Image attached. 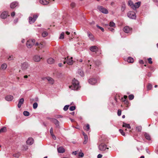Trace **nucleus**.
I'll return each mask as SVG.
<instances>
[{"mask_svg": "<svg viewBox=\"0 0 158 158\" xmlns=\"http://www.w3.org/2000/svg\"><path fill=\"white\" fill-rule=\"evenodd\" d=\"M124 32L126 33L131 34L132 32V29L131 28L128 26H125L123 29Z\"/></svg>", "mask_w": 158, "mask_h": 158, "instance_id": "nucleus-9", "label": "nucleus"}, {"mask_svg": "<svg viewBox=\"0 0 158 158\" xmlns=\"http://www.w3.org/2000/svg\"><path fill=\"white\" fill-rule=\"evenodd\" d=\"M18 21V19H16L14 20V23H17Z\"/></svg>", "mask_w": 158, "mask_h": 158, "instance_id": "nucleus-62", "label": "nucleus"}, {"mask_svg": "<svg viewBox=\"0 0 158 158\" xmlns=\"http://www.w3.org/2000/svg\"><path fill=\"white\" fill-rule=\"evenodd\" d=\"M48 35V32L46 31H44L42 33V35L44 37Z\"/></svg>", "mask_w": 158, "mask_h": 158, "instance_id": "nucleus-36", "label": "nucleus"}, {"mask_svg": "<svg viewBox=\"0 0 158 158\" xmlns=\"http://www.w3.org/2000/svg\"><path fill=\"white\" fill-rule=\"evenodd\" d=\"M100 144L98 146V148L101 151H104L106 149H108V148H107L106 145L102 143H101V142L99 141Z\"/></svg>", "mask_w": 158, "mask_h": 158, "instance_id": "nucleus-2", "label": "nucleus"}, {"mask_svg": "<svg viewBox=\"0 0 158 158\" xmlns=\"http://www.w3.org/2000/svg\"><path fill=\"white\" fill-rule=\"evenodd\" d=\"M46 79L50 84H53L54 83V80L52 78L49 77H46Z\"/></svg>", "mask_w": 158, "mask_h": 158, "instance_id": "nucleus-16", "label": "nucleus"}, {"mask_svg": "<svg viewBox=\"0 0 158 158\" xmlns=\"http://www.w3.org/2000/svg\"><path fill=\"white\" fill-rule=\"evenodd\" d=\"M24 99L23 98H21L19 99V103L18 105V106L19 108H20L22 104L23 103Z\"/></svg>", "mask_w": 158, "mask_h": 158, "instance_id": "nucleus-17", "label": "nucleus"}, {"mask_svg": "<svg viewBox=\"0 0 158 158\" xmlns=\"http://www.w3.org/2000/svg\"><path fill=\"white\" fill-rule=\"evenodd\" d=\"M79 87V83L78 81L74 79L73 80L72 85L69 86V88L71 89L76 90H77Z\"/></svg>", "mask_w": 158, "mask_h": 158, "instance_id": "nucleus-1", "label": "nucleus"}, {"mask_svg": "<svg viewBox=\"0 0 158 158\" xmlns=\"http://www.w3.org/2000/svg\"><path fill=\"white\" fill-rule=\"evenodd\" d=\"M69 105H66L65 106L64 108V110L65 111L67 110L69 108Z\"/></svg>", "mask_w": 158, "mask_h": 158, "instance_id": "nucleus-47", "label": "nucleus"}, {"mask_svg": "<svg viewBox=\"0 0 158 158\" xmlns=\"http://www.w3.org/2000/svg\"><path fill=\"white\" fill-rule=\"evenodd\" d=\"M127 98V96H124V98H122L123 100V102H126L125 103H127V102L126 101V99Z\"/></svg>", "mask_w": 158, "mask_h": 158, "instance_id": "nucleus-45", "label": "nucleus"}, {"mask_svg": "<svg viewBox=\"0 0 158 158\" xmlns=\"http://www.w3.org/2000/svg\"><path fill=\"white\" fill-rule=\"evenodd\" d=\"M18 5V3L17 2H12L10 5V7L11 8H14Z\"/></svg>", "mask_w": 158, "mask_h": 158, "instance_id": "nucleus-18", "label": "nucleus"}, {"mask_svg": "<svg viewBox=\"0 0 158 158\" xmlns=\"http://www.w3.org/2000/svg\"><path fill=\"white\" fill-rule=\"evenodd\" d=\"M64 32H62L60 35V39H63L64 38Z\"/></svg>", "mask_w": 158, "mask_h": 158, "instance_id": "nucleus-39", "label": "nucleus"}, {"mask_svg": "<svg viewBox=\"0 0 158 158\" xmlns=\"http://www.w3.org/2000/svg\"><path fill=\"white\" fill-rule=\"evenodd\" d=\"M35 40L34 39L28 40L27 42V46L28 48H31L34 44Z\"/></svg>", "mask_w": 158, "mask_h": 158, "instance_id": "nucleus-5", "label": "nucleus"}, {"mask_svg": "<svg viewBox=\"0 0 158 158\" xmlns=\"http://www.w3.org/2000/svg\"><path fill=\"white\" fill-rule=\"evenodd\" d=\"M148 90H150L152 88V85L151 84H149L148 85Z\"/></svg>", "mask_w": 158, "mask_h": 158, "instance_id": "nucleus-46", "label": "nucleus"}, {"mask_svg": "<svg viewBox=\"0 0 158 158\" xmlns=\"http://www.w3.org/2000/svg\"><path fill=\"white\" fill-rule=\"evenodd\" d=\"M125 9V5L124 4H123L122 6L121 7V10L122 11H123Z\"/></svg>", "mask_w": 158, "mask_h": 158, "instance_id": "nucleus-35", "label": "nucleus"}, {"mask_svg": "<svg viewBox=\"0 0 158 158\" xmlns=\"http://www.w3.org/2000/svg\"><path fill=\"white\" fill-rule=\"evenodd\" d=\"M118 116H120L121 115V110H118Z\"/></svg>", "mask_w": 158, "mask_h": 158, "instance_id": "nucleus-51", "label": "nucleus"}, {"mask_svg": "<svg viewBox=\"0 0 158 158\" xmlns=\"http://www.w3.org/2000/svg\"><path fill=\"white\" fill-rule=\"evenodd\" d=\"M69 56H67V64L69 65H72L73 64V61L72 60L73 58L71 57V58L69 59Z\"/></svg>", "mask_w": 158, "mask_h": 158, "instance_id": "nucleus-13", "label": "nucleus"}, {"mask_svg": "<svg viewBox=\"0 0 158 158\" xmlns=\"http://www.w3.org/2000/svg\"><path fill=\"white\" fill-rule=\"evenodd\" d=\"M121 134L123 135V136H125V133L123 132V131L121 129H119V130Z\"/></svg>", "mask_w": 158, "mask_h": 158, "instance_id": "nucleus-42", "label": "nucleus"}, {"mask_svg": "<svg viewBox=\"0 0 158 158\" xmlns=\"http://www.w3.org/2000/svg\"><path fill=\"white\" fill-rule=\"evenodd\" d=\"M123 127H127L129 129H130L131 128L129 124H127L125 123H123Z\"/></svg>", "mask_w": 158, "mask_h": 158, "instance_id": "nucleus-25", "label": "nucleus"}, {"mask_svg": "<svg viewBox=\"0 0 158 158\" xmlns=\"http://www.w3.org/2000/svg\"><path fill=\"white\" fill-rule=\"evenodd\" d=\"M128 98L130 100H132L134 98V96L133 95L131 94L128 96Z\"/></svg>", "mask_w": 158, "mask_h": 158, "instance_id": "nucleus-41", "label": "nucleus"}, {"mask_svg": "<svg viewBox=\"0 0 158 158\" xmlns=\"http://www.w3.org/2000/svg\"><path fill=\"white\" fill-rule=\"evenodd\" d=\"M8 15V13L6 11H4L0 15V17L2 19H5L6 18Z\"/></svg>", "mask_w": 158, "mask_h": 158, "instance_id": "nucleus-11", "label": "nucleus"}, {"mask_svg": "<svg viewBox=\"0 0 158 158\" xmlns=\"http://www.w3.org/2000/svg\"><path fill=\"white\" fill-rule=\"evenodd\" d=\"M79 156L81 157H83L84 156V154L83 153H80Z\"/></svg>", "mask_w": 158, "mask_h": 158, "instance_id": "nucleus-55", "label": "nucleus"}, {"mask_svg": "<svg viewBox=\"0 0 158 158\" xmlns=\"http://www.w3.org/2000/svg\"><path fill=\"white\" fill-rule=\"evenodd\" d=\"M89 49L92 52H96L98 50V48L97 46H94L90 47Z\"/></svg>", "mask_w": 158, "mask_h": 158, "instance_id": "nucleus-14", "label": "nucleus"}, {"mask_svg": "<svg viewBox=\"0 0 158 158\" xmlns=\"http://www.w3.org/2000/svg\"><path fill=\"white\" fill-rule=\"evenodd\" d=\"M97 26L98 28L100 29L103 32L104 31V29L103 28L98 25H97Z\"/></svg>", "mask_w": 158, "mask_h": 158, "instance_id": "nucleus-50", "label": "nucleus"}, {"mask_svg": "<svg viewBox=\"0 0 158 158\" xmlns=\"http://www.w3.org/2000/svg\"><path fill=\"white\" fill-rule=\"evenodd\" d=\"M139 63L140 64H143V61L142 60H140L139 61Z\"/></svg>", "mask_w": 158, "mask_h": 158, "instance_id": "nucleus-59", "label": "nucleus"}, {"mask_svg": "<svg viewBox=\"0 0 158 158\" xmlns=\"http://www.w3.org/2000/svg\"><path fill=\"white\" fill-rule=\"evenodd\" d=\"M38 106V104L36 102L34 103L33 104V108L34 109H36Z\"/></svg>", "mask_w": 158, "mask_h": 158, "instance_id": "nucleus-37", "label": "nucleus"}, {"mask_svg": "<svg viewBox=\"0 0 158 158\" xmlns=\"http://www.w3.org/2000/svg\"><path fill=\"white\" fill-rule=\"evenodd\" d=\"M152 59L151 58H148V63L150 64H152Z\"/></svg>", "mask_w": 158, "mask_h": 158, "instance_id": "nucleus-49", "label": "nucleus"}, {"mask_svg": "<svg viewBox=\"0 0 158 158\" xmlns=\"http://www.w3.org/2000/svg\"><path fill=\"white\" fill-rule=\"evenodd\" d=\"M78 73L81 77H83L84 75L83 71L80 69L78 70Z\"/></svg>", "mask_w": 158, "mask_h": 158, "instance_id": "nucleus-27", "label": "nucleus"}, {"mask_svg": "<svg viewBox=\"0 0 158 158\" xmlns=\"http://www.w3.org/2000/svg\"><path fill=\"white\" fill-rule=\"evenodd\" d=\"M40 3L44 5H47L48 3L49 2L47 0H40Z\"/></svg>", "mask_w": 158, "mask_h": 158, "instance_id": "nucleus-21", "label": "nucleus"}, {"mask_svg": "<svg viewBox=\"0 0 158 158\" xmlns=\"http://www.w3.org/2000/svg\"><path fill=\"white\" fill-rule=\"evenodd\" d=\"M38 15H33V17L30 16L29 17V22L30 24H32L34 23L38 18Z\"/></svg>", "mask_w": 158, "mask_h": 158, "instance_id": "nucleus-3", "label": "nucleus"}, {"mask_svg": "<svg viewBox=\"0 0 158 158\" xmlns=\"http://www.w3.org/2000/svg\"><path fill=\"white\" fill-rule=\"evenodd\" d=\"M5 99L8 101H11L13 98V96L10 95H7Z\"/></svg>", "mask_w": 158, "mask_h": 158, "instance_id": "nucleus-19", "label": "nucleus"}, {"mask_svg": "<svg viewBox=\"0 0 158 158\" xmlns=\"http://www.w3.org/2000/svg\"><path fill=\"white\" fill-rule=\"evenodd\" d=\"M141 2H137L135 3L134 4V7L133 8V9L135 10L136 8H139Z\"/></svg>", "mask_w": 158, "mask_h": 158, "instance_id": "nucleus-22", "label": "nucleus"}, {"mask_svg": "<svg viewBox=\"0 0 158 158\" xmlns=\"http://www.w3.org/2000/svg\"><path fill=\"white\" fill-rule=\"evenodd\" d=\"M84 136L85 139L88 140V136L87 135H85V136Z\"/></svg>", "mask_w": 158, "mask_h": 158, "instance_id": "nucleus-60", "label": "nucleus"}, {"mask_svg": "<svg viewBox=\"0 0 158 158\" xmlns=\"http://www.w3.org/2000/svg\"><path fill=\"white\" fill-rule=\"evenodd\" d=\"M88 140H85V139L84 141L83 142L84 144H86Z\"/></svg>", "mask_w": 158, "mask_h": 158, "instance_id": "nucleus-61", "label": "nucleus"}, {"mask_svg": "<svg viewBox=\"0 0 158 158\" xmlns=\"http://www.w3.org/2000/svg\"><path fill=\"white\" fill-rule=\"evenodd\" d=\"M52 136V137L53 139H54V140L56 139V136H55V135L53 134L51 135Z\"/></svg>", "mask_w": 158, "mask_h": 158, "instance_id": "nucleus-54", "label": "nucleus"}, {"mask_svg": "<svg viewBox=\"0 0 158 158\" xmlns=\"http://www.w3.org/2000/svg\"><path fill=\"white\" fill-rule=\"evenodd\" d=\"M144 135L146 138L148 140H150L151 139L150 137L148 134L146 133Z\"/></svg>", "mask_w": 158, "mask_h": 158, "instance_id": "nucleus-31", "label": "nucleus"}, {"mask_svg": "<svg viewBox=\"0 0 158 158\" xmlns=\"http://www.w3.org/2000/svg\"><path fill=\"white\" fill-rule=\"evenodd\" d=\"M41 58L42 57L38 55H35L33 57V61L36 62H39L40 61Z\"/></svg>", "mask_w": 158, "mask_h": 158, "instance_id": "nucleus-10", "label": "nucleus"}, {"mask_svg": "<svg viewBox=\"0 0 158 158\" xmlns=\"http://www.w3.org/2000/svg\"><path fill=\"white\" fill-rule=\"evenodd\" d=\"M6 130V128L3 127L0 129V132H4Z\"/></svg>", "mask_w": 158, "mask_h": 158, "instance_id": "nucleus-40", "label": "nucleus"}, {"mask_svg": "<svg viewBox=\"0 0 158 158\" xmlns=\"http://www.w3.org/2000/svg\"><path fill=\"white\" fill-rule=\"evenodd\" d=\"M15 12H12L11 14V15L12 17H14L15 16Z\"/></svg>", "mask_w": 158, "mask_h": 158, "instance_id": "nucleus-56", "label": "nucleus"}, {"mask_svg": "<svg viewBox=\"0 0 158 158\" xmlns=\"http://www.w3.org/2000/svg\"><path fill=\"white\" fill-rule=\"evenodd\" d=\"M29 66V65L28 63L24 62L22 64L21 69L23 70L24 71L27 69Z\"/></svg>", "mask_w": 158, "mask_h": 158, "instance_id": "nucleus-8", "label": "nucleus"}, {"mask_svg": "<svg viewBox=\"0 0 158 158\" xmlns=\"http://www.w3.org/2000/svg\"><path fill=\"white\" fill-rule=\"evenodd\" d=\"M114 2H111V5L112 6H113L114 5Z\"/></svg>", "mask_w": 158, "mask_h": 158, "instance_id": "nucleus-64", "label": "nucleus"}, {"mask_svg": "<svg viewBox=\"0 0 158 158\" xmlns=\"http://www.w3.org/2000/svg\"><path fill=\"white\" fill-rule=\"evenodd\" d=\"M35 45L36 46H37L40 49H41L44 47V45L41 43H36Z\"/></svg>", "mask_w": 158, "mask_h": 158, "instance_id": "nucleus-26", "label": "nucleus"}, {"mask_svg": "<svg viewBox=\"0 0 158 158\" xmlns=\"http://www.w3.org/2000/svg\"><path fill=\"white\" fill-rule=\"evenodd\" d=\"M20 155L19 153L14 154L13 155V156L16 157L18 158L19 156Z\"/></svg>", "mask_w": 158, "mask_h": 158, "instance_id": "nucleus-44", "label": "nucleus"}, {"mask_svg": "<svg viewBox=\"0 0 158 158\" xmlns=\"http://www.w3.org/2000/svg\"><path fill=\"white\" fill-rule=\"evenodd\" d=\"M127 61L129 63H132L134 61V60L133 58L131 57H129L127 60Z\"/></svg>", "mask_w": 158, "mask_h": 158, "instance_id": "nucleus-28", "label": "nucleus"}, {"mask_svg": "<svg viewBox=\"0 0 158 158\" xmlns=\"http://www.w3.org/2000/svg\"><path fill=\"white\" fill-rule=\"evenodd\" d=\"M23 114L25 116H28L29 115V113L27 111H24L23 112Z\"/></svg>", "mask_w": 158, "mask_h": 158, "instance_id": "nucleus-33", "label": "nucleus"}, {"mask_svg": "<svg viewBox=\"0 0 158 158\" xmlns=\"http://www.w3.org/2000/svg\"><path fill=\"white\" fill-rule=\"evenodd\" d=\"M57 151L59 153H63L65 152V149L62 147H60L57 148Z\"/></svg>", "mask_w": 158, "mask_h": 158, "instance_id": "nucleus-20", "label": "nucleus"}, {"mask_svg": "<svg viewBox=\"0 0 158 158\" xmlns=\"http://www.w3.org/2000/svg\"><path fill=\"white\" fill-rule=\"evenodd\" d=\"M102 157V155L101 154H99L97 156L98 158H101Z\"/></svg>", "mask_w": 158, "mask_h": 158, "instance_id": "nucleus-57", "label": "nucleus"}, {"mask_svg": "<svg viewBox=\"0 0 158 158\" xmlns=\"http://www.w3.org/2000/svg\"><path fill=\"white\" fill-rule=\"evenodd\" d=\"M62 64L61 63H60L58 64V65L59 67H61L62 66Z\"/></svg>", "mask_w": 158, "mask_h": 158, "instance_id": "nucleus-63", "label": "nucleus"}, {"mask_svg": "<svg viewBox=\"0 0 158 158\" xmlns=\"http://www.w3.org/2000/svg\"><path fill=\"white\" fill-rule=\"evenodd\" d=\"M97 8L99 11L104 14H107L108 13V10L102 6H97Z\"/></svg>", "mask_w": 158, "mask_h": 158, "instance_id": "nucleus-4", "label": "nucleus"}, {"mask_svg": "<svg viewBox=\"0 0 158 158\" xmlns=\"http://www.w3.org/2000/svg\"><path fill=\"white\" fill-rule=\"evenodd\" d=\"M108 26L109 27H115V24L113 22H110V23L109 25H108Z\"/></svg>", "mask_w": 158, "mask_h": 158, "instance_id": "nucleus-30", "label": "nucleus"}, {"mask_svg": "<svg viewBox=\"0 0 158 158\" xmlns=\"http://www.w3.org/2000/svg\"><path fill=\"white\" fill-rule=\"evenodd\" d=\"M127 15L129 18L131 19H135L136 18L135 14L133 11L129 12L127 14Z\"/></svg>", "mask_w": 158, "mask_h": 158, "instance_id": "nucleus-6", "label": "nucleus"}, {"mask_svg": "<svg viewBox=\"0 0 158 158\" xmlns=\"http://www.w3.org/2000/svg\"><path fill=\"white\" fill-rule=\"evenodd\" d=\"M51 121L54 123L56 126V127L58 128H59L60 126L59 125V122L56 119L54 118H51Z\"/></svg>", "mask_w": 158, "mask_h": 158, "instance_id": "nucleus-7", "label": "nucleus"}, {"mask_svg": "<svg viewBox=\"0 0 158 158\" xmlns=\"http://www.w3.org/2000/svg\"><path fill=\"white\" fill-rule=\"evenodd\" d=\"M75 6V3H74V2H72L71 3V6L72 8L74 7Z\"/></svg>", "mask_w": 158, "mask_h": 158, "instance_id": "nucleus-52", "label": "nucleus"}, {"mask_svg": "<svg viewBox=\"0 0 158 158\" xmlns=\"http://www.w3.org/2000/svg\"><path fill=\"white\" fill-rule=\"evenodd\" d=\"M54 62V60L52 58H50L47 60V62L49 64H52Z\"/></svg>", "mask_w": 158, "mask_h": 158, "instance_id": "nucleus-23", "label": "nucleus"}, {"mask_svg": "<svg viewBox=\"0 0 158 158\" xmlns=\"http://www.w3.org/2000/svg\"><path fill=\"white\" fill-rule=\"evenodd\" d=\"M88 36L89 37L90 39L92 41H93L94 40V37L93 35H92V34L88 33Z\"/></svg>", "mask_w": 158, "mask_h": 158, "instance_id": "nucleus-29", "label": "nucleus"}, {"mask_svg": "<svg viewBox=\"0 0 158 158\" xmlns=\"http://www.w3.org/2000/svg\"><path fill=\"white\" fill-rule=\"evenodd\" d=\"M75 106H72L70 107L69 110L71 111H73L75 109Z\"/></svg>", "mask_w": 158, "mask_h": 158, "instance_id": "nucleus-43", "label": "nucleus"}, {"mask_svg": "<svg viewBox=\"0 0 158 158\" xmlns=\"http://www.w3.org/2000/svg\"><path fill=\"white\" fill-rule=\"evenodd\" d=\"M13 57L12 56H10L8 58V59L10 60H11L12 59H13Z\"/></svg>", "mask_w": 158, "mask_h": 158, "instance_id": "nucleus-58", "label": "nucleus"}, {"mask_svg": "<svg viewBox=\"0 0 158 158\" xmlns=\"http://www.w3.org/2000/svg\"><path fill=\"white\" fill-rule=\"evenodd\" d=\"M89 83L92 85H94L97 82V80L94 78H91L89 80Z\"/></svg>", "mask_w": 158, "mask_h": 158, "instance_id": "nucleus-12", "label": "nucleus"}, {"mask_svg": "<svg viewBox=\"0 0 158 158\" xmlns=\"http://www.w3.org/2000/svg\"><path fill=\"white\" fill-rule=\"evenodd\" d=\"M142 129V127L141 126H138L136 127V130L139 132H140Z\"/></svg>", "mask_w": 158, "mask_h": 158, "instance_id": "nucleus-34", "label": "nucleus"}, {"mask_svg": "<svg viewBox=\"0 0 158 158\" xmlns=\"http://www.w3.org/2000/svg\"><path fill=\"white\" fill-rule=\"evenodd\" d=\"M128 5L130 6L133 9V8L135 7L134 3H133V2L131 0H129L128 1Z\"/></svg>", "mask_w": 158, "mask_h": 158, "instance_id": "nucleus-24", "label": "nucleus"}, {"mask_svg": "<svg viewBox=\"0 0 158 158\" xmlns=\"http://www.w3.org/2000/svg\"><path fill=\"white\" fill-rule=\"evenodd\" d=\"M50 133L51 135L53 134V128L52 127H51L50 129Z\"/></svg>", "mask_w": 158, "mask_h": 158, "instance_id": "nucleus-53", "label": "nucleus"}, {"mask_svg": "<svg viewBox=\"0 0 158 158\" xmlns=\"http://www.w3.org/2000/svg\"><path fill=\"white\" fill-rule=\"evenodd\" d=\"M7 65L6 64H3L1 66L2 69H5L7 67Z\"/></svg>", "mask_w": 158, "mask_h": 158, "instance_id": "nucleus-32", "label": "nucleus"}, {"mask_svg": "<svg viewBox=\"0 0 158 158\" xmlns=\"http://www.w3.org/2000/svg\"><path fill=\"white\" fill-rule=\"evenodd\" d=\"M33 139L31 138H29L27 141V143L29 145L32 144L33 143Z\"/></svg>", "mask_w": 158, "mask_h": 158, "instance_id": "nucleus-15", "label": "nucleus"}, {"mask_svg": "<svg viewBox=\"0 0 158 158\" xmlns=\"http://www.w3.org/2000/svg\"><path fill=\"white\" fill-rule=\"evenodd\" d=\"M112 27H109V26H108V29L111 31H113L114 30V29L112 28Z\"/></svg>", "mask_w": 158, "mask_h": 158, "instance_id": "nucleus-48", "label": "nucleus"}, {"mask_svg": "<svg viewBox=\"0 0 158 158\" xmlns=\"http://www.w3.org/2000/svg\"><path fill=\"white\" fill-rule=\"evenodd\" d=\"M85 129L86 131H88L89 129V126L88 124H87L85 127Z\"/></svg>", "mask_w": 158, "mask_h": 158, "instance_id": "nucleus-38", "label": "nucleus"}]
</instances>
